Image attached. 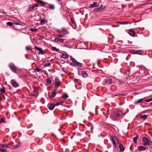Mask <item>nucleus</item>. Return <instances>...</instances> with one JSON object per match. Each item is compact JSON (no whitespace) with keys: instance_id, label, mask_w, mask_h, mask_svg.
Wrapping results in <instances>:
<instances>
[{"instance_id":"nucleus-17","label":"nucleus","mask_w":152,"mask_h":152,"mask_svg":"<svg viewBox=\"0 0 152 152\" xmlns=\"http://www.w3.org/2000/svg\"><path fill=\"white\" fill-rule=\"evenodd\" d=\"M40 24L41 25H43L45 23H47L48 20H45V19H40Z\"/></svg>"},{"instance_id":"nucleus-25","label":"nucleus","mask_w":152,"mask_h":152,"mask_svg":"<svg viewBox=\"0 0 152 152\" xmlns=\"http://www.w3.org/2000/svg\"><path fill=\"white\" fill-rule=\"evenodd\" d=\"M56 93L55 91H53L52 93V94H51V98H54L55 97V96L56 95Z\"/></svg>"},{"instance_id":"nucleus-20","label":"nucleus","mask_w":152,"mask_h":152,"mask_svg":"<svg viewBox=\"0 0 152 152\" xmlns=\"http://www.w3.org/2000/svg\"><path fill=\"white\" fill-rule=\"evenodd\" d=\"M82 75V76L83 77H86L88 76L87 74L85 72V71H83L81 72Z\"/></svg>"},{"instance_id":"nucleus-50","label":"nucleus","mask_w":152,"mask_h":152,"mask_svg":"<svg viewBox=\"0 0 152 152\" xmlns=\"http://www.w3.org/2000/svg\"><path fill=\"white\" fill-rule=\"evenodd\" d=\"M43 38H44L43 37L41 36H39V39H43Z\"/></svg>"},{"instance_id":"nucleus-28","label":"nucleus","mask_w":152,"mask_h":152,"mask_svg":"<svg viewBox=\"0 0 152 152\" xmlns=\"http://www.w3.org/2000/svg\"><path fill=\"white\" fill-rule=\"evenodd\" d=\"M64 102H57L56 103L54 104L55 105L58 106V105H62L63 104V103Z\"/></svg>"},{"instance_id":"nucleus-44","label":"nucleus","mask_w":152,"mask_h":152,"mask_svg":"<svg viewBox=\"0 0 152 152\" xmlns=\"http://www.w3.org/2000/svg\"><path fill=\"white\" fill-rule=\"evenodd\" d=\"M59 38H56L54 39V41L55 42H57L59 41Z\"/></svg>"},{"instance_id":"nucleus-49","label":"nucleus","mask_w":152,"mask_h":152,"mask_svg":"<svg viewBox=\"0 0 152 152\" xmlns=\"http://www.w3.org/2000/svg\"><path fill=\"white\" fill-rule=\"evenodd\" d=\"M26 49L27 50H30L31 49L29 47H26Z\"/></svg>"},{"instance_id":"nucleus-30","label":"nucleus","mask_w":152,"mask_h":152,"mask_svg":"<svg viewBox=\"0 0 152 152\" xmlns=\"http://www.w3.org/2000/svg\"><path fill=\"white\" fill-rule=\"evenodd\" d=\"M30 30L32 32H35L38 31V29L35 28H30Z\"/></svg>"},{"instance_id":"nucleus-43","label":"nucleus","mask_w":152,"mask_h":152,"mask_svg":"<svg viewBox=\"0 0 152 152\" xmlns=\"http://www.w3.org/2000/svg\"><path fill=\"white\" fill-rule=\"evenodd\" d=\"M68 97V96L66 94L63 96V98L65 99H67Z\"/></svg>"},{"instance_id":"nucleus-27","label":"nucleus","mask_w":152,"mask_h":152,"mask_svg":"<svg viewBox=\"0 0 152 152\" xmlns=\"http://www.w3.org/2000/svg\"><path fill=\"white\" fill-rule=\"evenodd\" d=\"M34 8V6H31V7H29L28 8V9L27 10V11L28 12H30L31 10H32Z\"/></svg>"},{"instance_id":"nucleus-51","label":"nucleus","mask_w":152,"mask_h":152,"mask_svg":"<svg viewBox=\"0 0 152 152\" xmlns=\"http://www.w3.org/2000/svg\"><path fill=\"white\" fill-rule=\"evenodd\" d=\"M35 1L36 2L39 3L41 1V0H35Z\"/></svg>"},{"instance_id":"nucleus-14","label":"nucleus","mask_w":152,"mask_h":152,"mask_svg":"<svg viewBox=\"0 0 152 152\" xmlns=\"http://www.w3.org/2000/svg\"><path fill=\"white\" fill-rule=\"evenodd\" d=\"M144 101L143 99H140L134 102V104L135 105H137L138 104L140 103H141Z\"/></svg>"},{"instance_id":"nucleus-36","label":"nucleus","mask_w":152,"mask_h":152,"mask_svg":"<svg viewBox=\"0 0 152 152\" xmlns=\"http://www.w3.org/2000/svg\"><path fill=\"white\" fill-rule=\"evenodd\" d=\"M144 101L146 102H149L152 101V97L149 99H145Z\"/></svg>"},{"instance_id":"nucleus-54","label":"nucleus","mask_w":152,"mask_h":152,"mask_svg":"<svg viewBox=\"0 0 152 152\" xmlns=\"http://www.w3.org/2000/svg\"><path fill=\"white\" fill-rule=\"evenodd\" d=\"M74 81L76 83L77 82H78L77 80L75 79H74Z\"/></svg>"},{"instance_id":"nucleus-24","label":"nucleus","mask_w":152,"mask_h":152,"mask_svg":"<svg viewBox=\"0 0 152 152\" xmlns=\"http://www.w3.org/2000/svg\"><path fill=\"white\" fill-rule=\"evenodd\" d=\"M48 8L51 10H53L55 9V6L53 4H49Z\"/></svg>"},{"instance_id":"nucleus-31","label":"nucleus","mask_w":152,"mask_h":152,"mask_svg":"<svg viewBox=\"0 0 152 152\" xmlns=\"http://www.w3.org/2000/svg\"><path fill=\"white\" fill-rule=\"evenodd\" d=\"M46 82L48 85H50L51 82V81L50 79H47Z\"/></svg>"},{"instance_id":"nucleus-12","label":"nucleus","mask_w":152,"mask_h":152,"mask_svg":"<svg viewBox=\"0 0 152 152\" xmlns=\"http://www.w3.org/2000/svg\"><path fill=\"white\" fill-rule=\"evenodd\" d=\"M10 145H12L11 142H9L8 143L3 144L0 145V146L1 148L7 147L9 146Z\"/></svg>"},{"instance_id":"nucleus-53","label":"nucleus","mask_w":152,"mask_h":152,"mask_svg":"<svg viewBox=\"0 0 152 152\" xmlns=\"http://www.w3.org/2000/svg\"><path fill=\"white\" fill-rule=\"evenodd\" d=\"M15 24L16 25H19L21 26V24H20L19 23H15Z\"/></svg>"},{"instance_id":"nucleus-57","label":"nucleus","mask_w":152,"mask_h":152,"mask_svg":"<svg viewBox=\"0 0 152 152\" xmlns=\"http://www.w3.org/2000/svg\"><path fill=\"white\" fill-rule=\"evenodd\" d=\"M2 99V98L1 97V96H0V100H1Z\"/></svg>"},{"instance_id":"nucleus-16","label":"nucleus","mask_w":152,"mask_h":152,"mask_svg":"<svg viewBox=\"0 0 152 152\" xmlns=\"http://www.w3.org/2000/svg\"><path fill=\"white\" fill-rule=\"evenodd\" d=\"M138 150L139 151H142L145 150L146 149V148L143 146H141L139 147L138 148Z\"/></svg>"},{"instance_id":"nucleus-48","label":"nucleus","mask_w":152,"mask_h":152,"mask_svg":"<svg viewBox=\"0 0 152 152\" xmlns=\"http://www.w3.org/2000/svg\"><path fill=\"white\" fill-rule=\"evenodd\" d=\"M71 21L73 24H75V21L72 19H71Z\"/></svg>"},{"instance_id":"nucleus-11","label":"nucleus","mask_w":152,"mask_h":152,"mask_svg":"<svg viewBox=\"0 0 152 152\" xmlns=\"http://www.w3.org/2000/svg\"><path fill=\"white\" fill-rule=\"evenodd\" d=\"M104 82L107 84L110 85L112 83V80L109 78H107L105 80Z\"/></svg>"},{"instance_id":"nucleus-5","label":"nucleus","mask_w":152,"mask_h":152,"mask_svg":"<svg viewBox=\"0 0 152 152\" xmlns=\"http://www.w3.org/2000/svg\"><path fill=\"white\" fill-rule=\"evenodd\" d=\"M142 141L144 143L143 145H151L152 143V142H151L150 140H149L148 138L145 137H144L143 138Z\"/></svg>"},{"instance_id":"nucleus-47","label":"nucleus","mask_w":152,"mask_h":152,"mask_svg":"<svg viewBox=\"0 0 152 152\" xmlns=\"http://www.w3.org/2000/svg\"><path fill=\"white\" fill-rule=\"evenodd\" d=\"M46 28L45 26H43L42 27V30L43 31V30H46Z\"/></svg>"},{"instance_id":"nucleus-41","label":"nucleus","mask_w":152,"mask_h":152,"mask_svg":"<svg viewBox=\"0 0 152 152\" xmlns=\"http://www.w3.org/2000/svg\"><path fill=\"white\" fill-rule=\"evenodd\" d=\"M51 65V64L50 63H47L44 65V66L45 67H47Z\"/></svg>"},{"instance_id":"nucleus-33","label":"nucleus","mask_w":152,"mask_h":152,"mask_svg":"<svg viewBox=\"0 0 152 152\" xmlns=\"http://www.w3.org/2000/svg\"><path fill=\"white\" fill-rule=\"evenodd\" d=\"M39 3L42 6H44L45 5V3L42 1H41Z\"/></svg>"},{"instance_id":"nucleus-3","label":"nucleus","mask_w":152,"mask_h":152,"mask_svg":"<svg viewBox=\"0 0 152 152\" xmlns=\"http://www.w3.org/2000/svg\"><path fill=\"white\" fill-rule=\"evenodd\" d=\"M71 60L72 61V62H70V64L71 66H78L80 67L82 66V64L80 62H78L74 58H71Z\"/></svg>"},{"instance_id":"nucleus-55","label":"nucleus","mask_w":152,"mask_h":152,"mask_svg":"<svg viewBox=\"0 0 152 152\" xmlns=\"http://www.w3.org/2000/svg\"><path fill=\"white\" fill-rule=\"evenodd\" d=\"M128 24V22H124V24Z\"/></svg>"},{"instance_id":"nucleus-2","label":"nucleus","mask_w":152,"mask_h":152,"mask_svg":"<svg viewBox=\"0 0 152 152\" xmlns=\"http://www.w3.org/2000/svg\"><path fill=\"white\" fill-rule=\"evenodd\" d=\"M59 34L58 35V37H63L66 34H69V32L65 28H62L61 30L58 32Z\"/></svg>"},{"instance_id":"nucleus-58","label":"nucleus","mask_w":152,"mask_h":152,"mask_svg":"<svg viewBox=\"0 0 152 152\" xmlns=\"http://www.w3.org/2000/svg\"><path fill=\"white\" fill-rule=\"evenodd\" d=\"M150 104L152 105V102H151L150 103Z\"/></svg>"},{"instance_id":"nucleus-52","label":"nucleus","mask_w":152,"mask_h":152,"mask_svg":"<svg viewBox=\"0 0 152 152\" xmlns=\"http://www.w3.org/2000/svg\"><path fill=\"white\" fill-rule=\"evenodd\" d=\"M39 5V4H35L34 6H34V7H37Z\"/></svg>"},{"instance_id":"nucleus-21","label":"nucleus","mask_w":152,"mask_h":152,"mask_svg":"<svg viewBox=\"0 0 152 152\" xmlns=\"http://www.w3.org/2000/svg\"><path fill=\"white\" fill-rule=\"evenodd\" d=\"M61 57L63 58H67L69 57V55L66 54H62L61 56Z\"/></svg>"},{"instance_id":"nucleus-34","label":"nucleus","mask_w":152,"mask_h":152,"mask_svg":"<svg viewBox=\"0 0 152 152\" xmlns=\"http://www.w3.org/2000/svg\"><path fill=\"white\" fill-rule=\"evenodd\" d=\"M7 151V150L5 148L1 149L0 148V152H5Z\"/></svg>"},{"instance_id":"nucleus-26","label":"nucleus","mask_w":152,"mask_h":152,"mask_svg":"<svg viewBox=\"0 0 152 152\" xmlns=\"http://www.w3.org/2000/svg\"><path fill=\"white\" fill-rule=\"evenodd\" d=\"M140 117L142 118L144 120H145L147 117V115H142L140 114Z\"/></svg>"},{"instance_id":"nucleus-22","label":"nucleus","mask_w":152,"mask_h":152,"mask_svg":"<svg viewBox=\"0 0 152 152\" xmlns=\"http://www.w3.org/2000/svg\"><path fill=\"white\" fill-rule=\"evenodd\" d=\"M119 148H120V151L121 152L124 151V146L123 145L119 144Z\"/></svg>"},{"instance_id":"nucleus-45","label":"nucleus","mask_w":152,"mask_h":152,"mask_svg":"<svg viewBox=\"0 0 152 152\" xmlns=\"http://www.w3.org/2000/svg\"><path fill=\"white\" fill-rule=\"evenodd\" d=\"M64 39H63L59 38V41L61 42H64Z\"/></svg>"},{"instance_id":"nucleus-18","label":"nucleus","mask_w":152,"mask_h":152,"mask_svg":"<svg viewBox=\"0 0 152 152\" xmlns=\"http://www.w3.org/2000/svg\"><path fill=\"white\" fill-rule=\"evenodd\" d=\"M54 105H54V104H49V105H48V108L50 110H52L54 108Z\"/></svg>"},{"instance_id":"nucleus-46","label":"nucleus","mask_w":152,"mask_h":152,"mask_svg":"<svg viewBox=\"0 0 152 152\" xmlns=\"http://www.w3.org/2000/svg\"><path fill=\"white\" fill-rule=\"evenodd\" d=\"M94 12H98V8H95L94 9Z\"/></svg>"},{"instance_id":"nucleus-6","label":"nucleus","mask_w":152,"mask_h":152,"mask_svg":"<svg viewBox=\"0 0 152 152\" xmlns=\"http://www.w3.org/2000/svg\"><path fill=\"white\" fill-rule=\"evenodd\" d=\"M110 138H111V140L112 141L113 143L114 146H116V144L115 141H117V142L118 144H119L120 142L119 141V139L116 137L112 136V137H111Z\"/></svg>"},{"instance_id":"nucleus-4","label":"nucleus","mask_w":152,"mask_h":152,"mask_svg":"<svg viewBox=\"0 0 152 152\" xmlns=\"http://www.w3.org/2000/svg\"><path fill=\"white\" fill-rule=\"evenodd\" d=\"M9 67L11 70L14 73L17 74L18 69L17 67L13 63H10L9 64Z\"/></svg>"},{"instance_id":"nucleus-38","label":"nucleus","mask_w":152,"mask_h":152,"mask_svg":"<svg viewBox=\"0 0 152 152\" xmlns=\"http://www.w3.org/2000/svg\"><path fill=\"white\" fill-rule=\"evenodd\" d=\"M20 145H21L20 144V143H19L18 144H17V145H15V146H14V149H15V148H17L19 147Z\"/></svg>"},{"instance_id":"nucleus-40","label":"nucleus","mask_w":152,"mask_h":152,"mask_svg":"<svg viewBox=\"0 0 152 152\" xmlns=\"http://www.w3.org/2000/svg\"><path fill=\"white\" fill-rule=\"evenodd\" d=\"M129 74V70H128L126 71V72H124V75H127Z\"/></svg>"},{"instance_id":"nucleus-7","label":"nucleus","mask_w":152,"mask_h":152,"mask_svg":"<svg viewBox=\"0 0 152 152\" xmlns=\"http://www.w3.org/2000/svg\"><path fill=\"white\" fill-rule=\"evenodd\" d=\"M34 49L39 51L38 53L39 54H44L45 53V52L44 51L42 48H39L37 46H35L34 47Z\"/></svg>"},{"instance_id":"nucleus-42","label":"nucleus","mask_w":152,"mask_h":152,"mask_svg":"<svg viewBox=\"0 0 152 152\" xmlns=\"http://www.w3.org/2000/svg\"><path fill=\"white\" fill-rule=\"evenodd\" d=\"M38 72H39L40 71H41L42 70L41 69H39L38 68H36L35 69Z\"/></svg>"},{"instance_id":"nucleus-35","label":"nucleus","mask_w":152,"mask_h":152,"mask_svg":"<svg viewBox=\"0 0 152 152\" xmlns=\"http://www.w3.org/2000/svg\"><path fill=\"white\" fill-rule=\"evenodd\" d=\"M136 53L138 54L142 55V51L138 50L136 51Z\"/></svg>"},{"instance_id":"nucleus-29","label":"nucleus","mask_w":152,"mask_h":152,"mask_svg":"<svg viewBox=\"0 0 152 152\" xmlns=\"http://www.w3.org/2000/svg\"><path fill=\"white\" fill-rule=\"evenodd\" d=\"M52 50L53 51H58L59 50V49L58 48H56L55 47H52Z\"/></svg>"},{"instance_id":"nucleus-56","label":"nucleus","mask_w":152,"mask_h":152,"mask_svg":"<svg viewBox=\"0 0 152 152\" xmlns=\"http://www.w3.org/2000/svg\"><path fill=\"white\" fill-rule=\"evenodd\" d=\"M132 42H131V41L129 42V44H132Z\"/></svg>"},{"instance_id":"nucleus-13","label":"nucleus","mask_w":152,"mask_h":152,"mask_svg":"<svg viewBox=\"0 0 152 152\" xmlns=\"http://www.w3.org/2000/svg\"><path fill=\"white\" fill-rule=\"evenodd\" d=\"M129 34L132 36H134L135 34V33L132 29L130 30L129 32Z\"/></svg>"},{"instance_id":"nucleus-32","label":"nucleus","mask_w":152,"mask_h":152,"mask_svg":"<svg viewBox=\"0 0 152 152\" xmlns=\"http://www.w3.org/2000/svg\"><path fill=\"white\" fill-rule=\"evenodd\" d=\"M7 25L11 27L12 26L13 23L11 22H8L7 23Z\"/></svg>"},{"instance_id":"nucleus-1","label":"nucleus","mask_w":152,"mask_h":152,"mask_svg":"<svg viewBox=\"0 0 152 152\" xmlns=\"http://www.w3.org/2000/svg\"><path fill=\"white\" fill-rule=\"evenodd\" d=\"M121 113V111L113 112L111 115L110 118L113 120H116L117 118L120 115Z\"/></svg>"},{"instance_id":"nucleus-8","label":"nucleus","mask_w":152,"mask_h":152,"mask_svg":"<svg viewBox=\"0 0 152 152\" xmlns=\"http://www.w3.org/2000/svg\"><path fill=\"white\" fill-rule=\"evenodd\" d=\"M11 84L14 87H17L18 86V84L16 81L12 79L11 81Z\"/></svg>"},{"instance_id":"nucleus-19","label":"nucleus","mask_w":152,"mask_h":152,"mask_svg":"<svg viewBox=\"0 0 152 152\" xmlns=\"http://www.w3.org/2000/svg\"><path fill=\"white\" fill-rule=\"evenodd\" d=\"M138 137V136L137 134L136 135V136L133 138V142L134 143H137V140Z\"/></svg>"},{"instance_id":"nucleus-10","label":"nucleus","mask_w":152,"mask_h":152,"mask_svg":"<svg viewBox=\"0 0 152 152\" xmlns=\"http://www.w3.org/2000/svg\"><path fill=\"white\" fill-rule=\"evenodd\" d=\"M106 7L102 5L100 7L98 8V12H101L105 10Z\"/></svg>"},{"instance_id":"nucleus-59","label":"nucleus","mask_w":152,"mask_h":152,"mask_svg":"<svg viewBox=\"0 0 152 152\" xmlns=\"http://www.w3.org/2000/svg\"><path fill=\"white\" fill-rule=\"evenodd\" d=\"M123 24V23H122V22H121V24Z\"/></svg>"},{"instance_id":"nucleus-37","label":"nucleus","mask_w":152,"mask_h":152,"mask_svg":"<svg viewBox=\"0 0 152 152\" xmlns=\"http://www.w3.org/2000/svg\"><path fill=\"white\" fill-rule=\"evenodd\" d=\"M2 123H5L6 122L4 120L3 118H1L0 120V124H1Z\"/></svg>"},{"instance_id":"nucleus-39","label":"nucleus","mask_w":152,"mask_h":152,"mask_svg":"<svg viewBox=\"0 0 152 152\" xmlns=\"http://www.w3.org/2000/svg\"><path fill=\"white\" fill-rule=\"evenodd\" d=\"M33 92V95H35L37 94L38 92L37 90H34Z\"/></svg>"},{"instance_id":"nucleus-15","label":"nucleus","mask_w":152,"mask_h":152,"mask_svg":"<svg viewBox=\"0 0 152 152\" xmlns=\"http://www.w3.org/2000/svg\"><path fill=\"white\" fill-rule=\"evenodd\" d=\"M97 6V3L96 2H94L93 3V4L89 5V7L90 8H93L94 7H96Z\"/></svg>"},{"instance_id":"nucleus-9","label":"nucleus","mask_w":152,"mask_h":152,"mask_svg":"<svg viewBox=\"0 0 152 152\" xmlns=\"http://www.w3.org/2000/svg\"><path fill=\"white\" fill-rule=\"evenodd\" d=\"M60 82L58 78H56L55 79V87L56 88H58L60 85Z\"/></svg>"},{"instance_id":"nucleus-23","label":"nucleus","mask_w":152,"mask_h":152,"mask_svg":"<svg viewBox=\"0 0 152 152\" xmlns=\"http://www.w3.org/2000/svg\"><path fill=\"white\" fill-rule=\"evenodd\" d=\"M0 91L1 93L5 94V88L4 87L2 86L1 88L0 89Z\"/></svg>"},{"instance_id":"nucleus-60","label":"nucleus","mask_w":152,"mask_h":152,"mask_svg":"<svg viewBox=\"0 0 152 152\" xmlns=\"http://www.w3.org/2000/svg\"><path fill=\"white\" fill-rule=\"evenodd\" d=\"M151 145H152V143H151Z\"/></svg>"}]
</instances>
